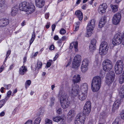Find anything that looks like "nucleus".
I'll return each instance as SVG.
<instances>
[{
  "instance_id": "dca6fc26",
  "label": "nucleus",
  "mask_w": 124,
  "mask_h": 124,
  "mask_svg": "<svg viewBox=\"0 0 124 124\" xmlns=\"http://www.w3.org/2000/svg\"><path fill=\"white\" fill-rule=\"evenodd\" d=\"M80 89L82 92L85 93L87 92L88 90V86L87 84L86 83H83L80 86Z\"/></svg>"
},
{
  "instance_id": "c03bdc74",
  "label": "nucleus",
  "mask_w": 124,
  "mask_h": 124,
  "mask_svg": "<svg viewBox=\"0 0 124 124\" xmlns=\"http://www.w3.org/2000/svg\"><path fill=\"white\" fill-rule=\"evenodd\" d=\"M31 83V81L30 80H27L25 83V88L27 89V85L28 86H29Z\"/></svg>"
},
{
  "instance_id": "1a4fd4ad",
  "label": "nucleus",
  "mask_w": 124,
  "mask_h": 124,
  "mask_svg": "<svg viewBox=\"0 0 124 124\" xmlns=\"http://www.w3.org/2000/svg\"><path fill=\"white\" fill-rule=\"evenodd\" d=\"M81 57L80 55H77L73 60L72 67L73 68H77L80 65L81 61Z\"/></svg>"
},
{
  "instance_id": "a878e982",
  "label": "nucleus",
  "mask_w": 124,
  "mask_h": 124,
  "mask_svg": "<svg viewBox=\"0 0 124 124\" xmlns=\"http://www.w3.org/2000/svg\"><path fill=\"white\" fill-rule=\"evenodd\" d=\"M9 23L8 20L7 19H3L0 21V24L2 26L7 25Z\"/></svg>"
},
{
  "instance_id": "6ab92c4d",
  "label": "nucleus",
  "mask_w": 124,
  "mask_h": 124,
  "mask_svg": "<svg viewBox=\"0 0 124 124\" xmlns=\"http://www.w3.org/2000/svg\"><path fill=\"white\" fill-rule=\"evenodd\" d=\"M124 65V63L122 60H118L116 62L115 68L118 67L123 68Z\"/></svg>"
},
{
  "instance_id": "864d4df0",
  "label": "nucleus",
  "mask_w": 124,
  "mask_h": 124,
  "mask_svg": "<svg viewBox=\"0 0 124 124\" xmlns=\"http://www.w3.org/2000/svg\"><path fill=\"white\" fill-rule=\"evenodd\" d=\"M35 38V33L34 31L33 33V34L32 36V38L31 39H32V40H34Z\"/></svg>"
},
{
  "instance_id": "bf43d9fd",
  "label": "nucleus",
  "mask_w": 124,
  "mask_h": 124,
  "mask_svg": "<svg viewBox=\"0 0 124 124\" xmlns=\"http://www.w3.org/2000/svg\"><path fill=\"white\" fill-rule=\"evenodd\" d=\"M45 17L46 19H47L49 17V13H46L45 15Z\"/></svg>"
},
{
  "instance_id": "ddd939ff",
  "label": "nucleus",
  "mask_w": 124,
  "mask_h": 124,
  "mask_svg": "<svg viewBox=\"0 0 124 124\" xmlns=\"http://www.w3.org/2000/svg\"><path fill=\"white\" fill-rule=\"evenodd\" d=\"M122 100L121 99H118L114 102L112 109L113 112H114L116 109H117L119 108Z\"/></svg>"
},
{
  "instance_id": "2f4dec72",
  "label": "nucleus",
  "mask_w": 124,
  "mask_h": 124,
  "mask_svg": "<svg viewBox=\"0 0 124 124\" xmlns=\"http://www.w3.org/2000/svg\"><path fill=\"white\" fill-rule=\"evenodd\" d=\"M115 69L116 73L117 75H119L121 74L123 69V68L118 67L115 68Z\"/></svg>"
},
{
  "instance_id": "f257e3e1",
  "label": "nucleus",
  "mask_w": 124,
  "mask_h": 124,
  "mask_svg": "<svg viewBox=\"0 0 124 124\" xmlns=\"http://www.w3.org/2000/svg\"><path fill=\"white\" fill-rule=\"evenodd\" d=\"M66 93L64 91H60L58 94L62 107L64 109L67 108L69 106L70 101L66 98Z\"/></svg>"
},
{
  "instance_id": "79ce46f5",
  "label": "nucleus",
  "mask_w": 124,
  "mask_h": 124,
  "mask_svg": "<svg viewBox=\"0 0 124 124\" xmlns=\"http://www.w3.org/2000/svg\"><path fill=\"white\" fill-rule=\"evenodd\" d=\"M100 115L102 116L101 117L103 118H106L107 116V113L105 112H104L101 113Z\"/></svg>"
},
{
  "instance_id": "774afa93",
  "label": "nucleus",
  "mask_w": 124,
  "mask_h": 124,
  "mask_svg": "<svg viewBox=\"0 0 124 124\" xmlns=\"http://www.w3.org/2000/svg\"><path fill=\"white\" fill-rule=\"evenodd\" d=\"M66 39V37L65 36H63L61 38L62 40H63V41L65 40Z\"/></svg>"
},
{
  "instance_id": "4c0bfd02",
  "label": "nucleus",
  "mask_w": 124,
  "mask_h": 124,
  "mask_svg": "<svg viewBox=\"0 0 124 124\" xmlns=\"http://www.w3.org/2000/svg\"><path fill=\"white\" fill-rule=\"evenodd\" d=\"M41 120L40 117L37 118L34 122V124H39Z\"/></svg>"
},
{
  "instance_id": "a18cd8bd",
  "label": "nucleus",
  "mask_w": 124,
  "mask_h": 124,
  "mask_svg": "<svg viewBox=\"0 0 124 124\" xmlns=\"http://www.w3.org/2000/svg\"><path fill=\"white\" fill-rule=\"evenodd\" d=\"M49 62H47L46 66L47 68L49 67L51 65V63L52 62V61L51 60H49Z\"/></svg>"
},
{
  "instance_id": "69168bd1",
  "label": "nucleus",
  "mask_w": 124,
  "mask_h": 124,
  "mask_svg": "<svg viewBox=\"0 0 124 124\" xmlns=\"http://www.w3.org/2000/svg\"><path fill=\"white\" fill-rule=\"evenodd\" d=\"M59 37L57 35L55 36L54 37V39L55 40H58Z\"/></svg>"
},
{
  "instance_id": "7ed1b4c3",
  "label": "nucleus",
  "mask_w": 124,
  "mask_h": 124,
  "mask_svg": "<svg viewBox=\"0 0 124 124\" xmlns=\"http://www.w3.org/2000/svg\"><path fill=\"white\" fill-rule=\"evenodd\" d=\"M19 9L21 11L28 12L29 14H31L34 11L35 7L33 5L29 4L26 2H23L20 4Z\"/></svg>"
},
{
  "instance_id": "9b49d317",
  "label": "nucleus",
  "mask_w": 124,
  "mask_h": 124,
  "mask_svg": "<svg viewBox=\"0 0 124 124\" xmlns=\"http://www.w3.org/2000/svg\"><path fill=\"white\" fill-rule=\"evenodd\" d=\"M79 87L77 85H75L73 86L71 89V93L73 96L77 95L79 91Z\"/></svg>"
},
{
  "instance_id": "c85d7f7f",
  "label": "nucleus",
  "mask_w": 124,
  "mask_h": 124,
  "mask_svg": "<svg viewBox=\"0 0 124 124\" xmlns=\"http://www.w3.org/2000/svg\"><path fill=\"white\" fill-rule=\"evenodd\" d=\"M91 109L89 108H84L82 113L83 115L85 116V115H88L91 111Z\"/></svg>"
},
{
  "instance_id": "bb28decb",
  "label": "nucleus",
  "mask_w": 124,
  "mask_h": 124,
  "mask_svg": "<svg viewBox=\"0 0 124 124\" xmlns=\"http://www.w3.org/2000/svg\"><path fill=\"white\" fill-rule=\"evenodd\" d=\"M73 46L75 48V50L77 51L78 48V42H73L70 44V49H72Z\"/></svg>"
},
{
  "instance_id": "338daca9",
  "label": "nucleus",
  "mask_w": 124,
  "mask_h": 124,
  "mask_svg": "<svg viewBox=\"0 0 124 124\" xmlns=\"http://www.w3.org/2000/svg\"><path fill=\"white\" fill-rule=\"evenodd\" d=\"M5 115V113L3 111H2L0 114V116H4Z\"/></svg>"
},
{
  "instance_id": "cd10ccee",
  "label": "nucleus",
  "mask_w": 124,
  "mask_h": 124,
  "mask_svg": "<svg viewBox=\"0 0 124 124\" xmlns=\"http://www.w3.org/2000/svg\"><path fill=\"white\" fill-rule=\"evenodd\" d=\"M37 67L33 69V66H31V70L34 71H35L36 70L37 68H38V69L41 68L42 66V63L41 62L38 61L37 62Z\"/></svg>"
},
{
  "instance_id": "4be33fe9",
  "label": "nucleus",
  "mask_w": 124,
  "mask_h": 124,
  "mask_svg": "<svg viewBox=\"0 0 124 124\" xmlns=\"http://www.w3.org/2000/svg\"><path fill=\"white\" fill-rule=\"evenodd\" d=\"M27 71V69L25 66H23L20 68L19 74L21 75H24Z\"/></svg>"
},
{
  "instance_id": "c756f323",
  "label": "nucleus",
  "mask_w": 124,
  "mask_h": 124,
  "mask_svg": "<svg viewBox=\"0 0 124 124\" xmlns=\"http://www.w3.org/2000/svg\"><path fill=\"white\" fill-rule=\"evenodd\" d=\"M18 11V8L16 7H13L12 8L11 12V15L13 16H15L17 13Z\"/></svg>"
},
{
  "instance_id": "0e129e2a",
  "label": "nucleus",
  "mask_w": 124,
  "mask_h": 124,
  "mask_svg": "<svg viewBox=\"0 0 124 124\" xmlns=\"http://www.w3.org/2000/svg\"><path fill=\"white\" fill-rule=\"evenodd\" d=\"M48 96V94L47 93H45L44 95L43 96V97L46 99L47 98V97Z\"/></svg>"
},
{
  "instance_id": "2eb2a0df",
  "label": "nucleus",
  "mask_w": 124,
  "mask_h": 124,
  "mask_svg": "<svg viewBox=\"0 0 124 124\" xmlns=\"http://www.w3.org/2000/svg\"><path fill=\"white\" fill-rule=\"evenodd\" d=\"M96 40L94 39H93L91 42V44L89 46V49L90 51H92L95 49L96 48Z\"/></svg>"
},
{
  "instance_id": "6e6d98bb",
  "label": "nucleus",
  "mask_w": 124,
  "mask_h": 124,
  "mask_svg": "<svg viewBox=\"0 0 124 124\" xmlns=\"http://www.w3.org/2000/svg\"><path fill=\"white\" fill-rule=\"evenodd\" d=\"M32 122L31 120H29L27 121L25 124H32Z\"/></svg>"
},
{
  "instance_id": "5701e85b",
  "label": "nucleus",
  "mask_w": 124,
  "mask_h": 124,
  "mask_svg": "<svg viewBox=\"0 0 124 124\" xmlns=\"http://www.w3.org/2000/svg\"><path fill=\"white\" fill-rule=\"evenodd\" d=\"M75 15L77 16L79 20L81 21L82 20L83 14L79 10L75 12Z\"/></svg>"
},
{
  "instance_id": "a211bd4d",
  "label": "nucleus",
  "mask_w": 124,
  "mask_h": 124,
  "mask_svg": "<svg viewBox=\"0 0 124 124\" xmlns=\"http://www.w3.org/2000/svg\"><path fill=\"white\" fill-rule=\"evenodd\" d=\"M106 23V18L105 17H102L99 23L98 27L99 28H102Z\"/></svg>"
},
{
  "instance_id": "680f3d73",
  "label": "nucleus",
  "mask_w": 124,
  "mask_h": 124,
  "mask_svg": "<svg viewBox=\"0 0 124 124\" xmlns=\"http://www.w3.org/2000/svg\"><path fill=\"white\" fill-rule=\"evenodd\" d=\"M12 92L11 91H9L7 93V96L9 97L10 96V95L11 94Z\"/></svg>"
},
{
  "instance_id": "aec40b11",
  "label": "nucleus",
  "mask_w": 124,
  "mask_h": 124,
  "mask_svg": "<svg viewBox=\"0 0 124 124\" xmlns=\"http://www.w3.org/2000/svg\"><path fill=\"white\" fill-rule=\"evenodd\" d=\"M81 80V78L79 75H75L73 77L72 81L74 83H77L80 82Z\"/></svg>"
},
{
  "instance_id": "603ef678",
  "label": "nucleus",
  "mask_w": 124,
  "mask_h": 124,
  "mask_svg": "<svg viewBox=\"0 0 124 124\" xmlns=\"http://www.w3.org/2000/svg\"><path fill=\"white\" fill-rule=\"evenodd\" d=\"M121 116L122 118L124 120V109L121 112Z\"/></svg>"
},
{
  "instance_id": "72a5a7b5",
  "label": "nucleus",
  "mask_w": 124,
  "mask_h": 124,
  "mask_svg": "<svg viewBox=\"0 0 124 124\" xmlns=\"http://www.w3.org/2000/svg\"><path fill=\"white\" fill-rule=\"evenodd\" d=\"M89 63V61L88 59H85L82 62L81 66H85L87 67L88 65V63Z\"/></svg>"
},
{
  "instance_id": "f03ea898",
  "label": "nucleus",
  "mask_w": 124,
  "mask_h": 124,
  "mask_svg": "<svg viewBox=\"0 0 124 124\" xmlns=\"http://www.w3.org/2000/svg\"><path fill=\"white\" fill-rule=\"evenodd\" d=\"M101 84V79L99 76H95L93 78L91 83L92 91L96 92L100 88Z\"/></svg>"
},
{
  "instance_id": "0eeeda50",
  "label": "nucleus",
  "mask_w": 124,
  "mask_h": 124,
  "mask_svg": "<svg viewBox=\"0 0 124 124\" xmlns=\"http://www.w3.org/2000/svg\"><path fill=\"white\" fill-rule=\"evenodd\" d=\"M102 65L103 70L106 71H109L112 67L111 62L108 59L102 62Z\"/></svg>"
},
{
  "instance_id": "4468645a",
  "label": "nucleus",
  "mask_w": 124,
  "mask_h": 124,
  "mask_svg": "<svg viewBox=\"0 0 124 124\" xmlns=\"http://www.w3.org/2000/svg\"><path fill=\"white\" fill-rule=\"evenodd\" d=\"M87 93L86 92H80L79 93L78 97L79 99L81 101L85 100L86 99Z\"/></svg>"
},
{
  "instance_id": "4d7b16f0",
  "label": "nucleus",
  "mask_w": 124,
  "mask_h": 124,
  "mask_svg": "<svg viewBox=\"0 0 124 124\" xmlns=\"http://www.w3.org/2000/svg\"><path fill=\"white\" fill-rule=\"evenodd\" d=\"M56 27L55 25L54 24H53L52 25V31H54Z\"/></svg>"
},
{
  "instance_id": "f3484780",
  "label": "nucleus",
  "mask_w": 124,
  "mask_h": 124,
  "mask_svg": "<svg viewBox=\"0 0 124 124\" xmlns=\"http://www.w3.org/2000/svg\"><path fill=\"white\" fill-rule=\"evenodd\" d=\"M35 3L37 7L41 8L44 5L45 1L44 0H35Z\"/></svg>"
},
{
  "instance_id": "49530a36",
  "label": "nucleus",
  "mask_w": 124,
  "mask_h": 124,
  "mask_svg": "<svg viewBox=\"0 0 124 124\" xmlns=\"http://www.w3.org/2000/svg\"><path fill=\"white\" fill-rule=\"evenodd\" d=\"M119 82L121 84L124 82V78L122 77H120L119 79Z\"/></svg>"
},
{
  "instance_id": "e2e57ef3",
  "label": "nucleus",
  "mask_w": 124,
  "mask_h": 124,
  "mask_svg": "<svg viewBox=\"0 0 124 124\" xmlns=\"http://www.w3.org/2000/svg\"><path fill=\"white\" fill-rule=\"evenodd\" d=\"M86 7V5L85 4L82 7V9H85Z\"/></svg>"
},
{
  "instance_id": "7c9ffc66",
  "label": "nucleus",
  "mask_w": 124,
  "mask_h": 124,
  "mask_svg": "<svg viewBox=\"0 0 124 124\" xmlns=\"http://www.w3.org/2000/svg\"><path fill=\"white\" fill-rule=\"evenodd\" d=\"M119 95L121 98H124V85L122 86L120 89Z\"/></svg>"
},
{
  "instance_id": "a19ab883",
  "label": "nucleus",
  "mask_w": 124,
  "mask_h": 124,
  "mask_svg": "<svg viewBox=\"0 0 124 124\" xmlns=\"http://www.w3.org/2000/svg\"><path fill=\"white\" fill-rule=\"evenodd\" d=\"M44 112V110L43 108H40L38 110V114L39 115H42L43 114Z\"/></svg>"
},
{
  "instance_id": "13d9d810",
  "label": "nucleus",
  "mask_w": 124,
  "mask_h": 124,
  "mask_svg": "<svg viewBox=\"0 0 124 124\" xmlns=\"http://www.w3.org/2000/svg\"><path fill=\"white\" fill-rule=\"evenodd\" d=\"M54 45L52 44L51 45L49 48V49L50 50H53L54 49Z\"/></svg>"
},
{
  "instance_id": "de8ad7c7",
  "label": "nucleus",
  "mask_w": 124,
  "mask_h": 124,
  "mask_svg": "<svg viewBox=\"0 0 124 124\" xmlns=\"http://www.w3.org/2000/svg\"><path fill=\"white\" fill-rule=\"evenodd\" d=\"M52 121L51 120L46 119L45 120V124H52Z\"/></svg>"
},
{
  "instance_id": "423d86ee",
  "label": "nucleus",
  "mask_w": 124,
  "mask_h": 124,
  "mask_svg": "<svg viewBox=\"0 0 124 124\" xmlns=\"http://www.w3.org/2000/svg\"><path fill=\"white\" fill-rule=\"evenodd\" d=\"M108 46L107 43L103 41L101 43L100 46L99 52L100 54H105L108 50Z\"/></svg>"
},
{
  "instance_id": "5fc2aeb1",
  "label": "nucleus",
  "mask_w": 124,
  "mask_h": 124,
  "mask_svg": "<svg viewBox=\"0 0 124 124\" xmlns=\"http://www.w3.org/2000/svg\"><path fill=\"white\" fill-rule=\"evenodd\" d=\"M57 113L59 114H60L62 113V109L61 108H59L56 111Z\"/></svg>"
},
{
  "instance_id": "09e8293b",
  "label": "nucleus",
  "mask_w": 124,
  "mask_h": 124,
  "mask_svg": "<svg viewBox=\"0 0 124 124\" xmlns=\"http://www.w3.org/2000/svg\"><path fill=\"white\" fill-rule=\"evenodd\" d=\"M119 119H116L113 122L112 124H120L119 123Z\"/></svg>"
},
{
  "instance_id": "3c124183",
  "label": "nucleus",
  "mask_w": 124,
  "mask_h": 124,
  "mask_svg": "<svg viewBox=\"0 0 124 124\" xmlns=\"http://www.w3.org/2000/svg\"><path fill=\"white\" fill-rule=\"evenodd\" d=\"M5 3V0H0V7H2Z\"/></svg>"
},
{
  "instance_id": "412c9836",
  "label": "nucleus",
  "mask_w": 124,
  "mask_h": 124,
  "mask_svg": "<svg viewBox=\"0 0 124 124\" xmlns=\"http://www.w3.org/2000/svg\"><path fill=\"white\" fill-rule=\"evenodd\" d=\"M76 114V112L73 109L70 110L68 113L67 116L69 119L71 118L74 117Z\"/></svg>"
},
{
  "instance_id": "58836bf2",
  "label": "nucleus",
  "mask_w": 124,
  "mask_h": 124,
  "mask_svg": "<svg viewBox=\"0 0 124 124\" xmlns=\"http://www.w3.org/2000/svg\"><path fill=\"white\" fill-rule=\"evenodd\" d=\"M7 100V99L5 98L0 100V105L3 106L6 102Z\"/></svg>"
},
{
  "instance_id": "8fccbe9b",
  "label": "nucleus",
  "mask_w": 124,
  "mask_h": 124,
  "mask_svg": "<svg viewBox=\"0 0 124 124\" xmlns=\"http://www.w3.org/2000/svg\"><path fill=\"white\" fill-rule=\"evenodd\" d=\"M66 32V31L63 28L61 29L60 31V33L61 34H64Z\"/></svg>"
},
{
  "instance_id": "052dcab7",
  "label": "nucleus",
  "mask_w": 124,
  "mask_h": 124,
  "mask_svg": "<svg viewBox=\"0 0 124 124\" xmlns=\"http://www.w3.org/2000/svg\"><path fill=\"white\" fill-rule=\"evenodd\" d=\"M11 50H8L7 53V55L6 56H7V57H8L9 55L10 54V53H11Z\"/></svg>"
},
{
  "instance_id": "c9c22d12",
  "label": "nucleus",
  "mask_w": 124,
  "mask_h": 124,
  "mask_svg": "<svg viewBox=\"0 0 124 124\" xmlns=\"http://www.w3.org/2000/svg\"><path fill=\"white\" fill-rule=\"evenodd\" d=\"M111 7L113 12L115 13L118 10V6L117 5H111Z\"/></svg>"
},
{
  "instance_id": "39448f33",
  "label": "nucleus",
  "mask_w": 124,
  "mask_h": 124,
  "mask_svg": "<svg viewBox=\"0 0 124 124\" xmlns=\"http://www.w3.org/2000/svg\"><path fill=\"white\" fill-rule=\"evenodd\" d=\"M95 20L94 19H92L88 23L86 27L87 37H88L92 34V31L94 29L95 26Z\"/></svg>"
},
{
  "instance_id": "6e6552de",
  "label": "nucleus",
  "mask_w": 124,
  "mask_h": 124,
  "mask_svg": "<svg viewBox=\"0 0 124 124\" xmlns=\"http://www.w3.org/2000/svg\"><path fill=\"white\" fill-rule=\"evenodd\" d=\"M86 117L81 113H79L75 118V124H84Z\"/></svg>"
},
{
  "instance_id": "473e14b6",
  "label": "nucleus",
  "mask_w": 124,
  "mask_h": 124,
  "mask_svg": "<svg viewBox=\"0 0 124 124\" xmlns=\"http://www.w3.org/2000/svg\"><path fill=\"white\" fill-rule=\"evenodd\" d=\"M109 78V77L108 78L106 77V84L108 86H110L114 80L113 79H111V78Z\"/></svg>"
},
{
  "instance_id": "f8f14e48",
  "label": "nucleus",
  "mask_w": 124,
  "mask_h": 124,
  "mask_svg": "<svg viewBox=\"0 0 124 124\" xmlns=\"http://www.w3.org/2000/svg\"><path fill=\"white\" fill-rule=\"evenodd\" d=\"M107 5L106 4H103L100 5L98 9V11L100 13L103 14L106 12V10L107 8Z\"/></svg>"
},
{
  "instance_id": "393cba45",
  "label": "nucleus",
  "mask_w": 124,
  "mask_h": 124,
  "mask_svg": "<svg viewBox=\"0 0 124 124\" xmlns=\"http://www.w3.org/2000/svg\"><path fill=\"white\" fill-rule=\"evenodd\" d=\"M107 78H111V79H113L114 80L115 77V75L114 71H111L109 72H108L106 75Z\"/></svg>"
},
{
  "instance_id": "e433bc0d",
  "label": "nucleus",
  "mask_w": 124,
  "mask_h": 124,
  "mask_svg": "<svg viewBox=\"0 0 124 124\" xmlns=\"http://www.w3.org/2000/svg\"><path fill=\"white\" fill-rule=\"evenodd\" d=\"M62 119V117L60 116H57L56 117H54L53 118L54 121L58 122L60 121V120Z\"/></svg>"
},
{
  "instance_id": "20e7f679",
  "label": "nucleus",
  "mask_w": 124,
  "mask_h": 124,
  "mask_svg": "<svg viewBox=\"0 0 124 124\" xmlns=\"http://www.w3.org/2000/svg\"><path fill=\"white\" fill-rule=\"evenodd\" d=\"M123 40H124L122 34L121 33H118L115 35L113 39L112 43L114 45H118L121 43L124 45Z\"/></svg>"
},
{
  "instance_id": "9d476101",
  "label": "nucleus",
  "mask_w": 124,
  "mask_h": 124,
  "mask_svg": "<svg viewBox=\"0 0 124 124\" xmlns=\"http://www.w3.org/2000/svg\"><path fill=\"white\" fill-rule=\"evenodd\" d=\"M121 18V15L120 13H118L115 15L112 19L113 24L116 25L117 24L120 22Z\"/></svg>"
},
{
  "instance_id": "b1692460",
  "label": "nucleus",
  "mask_w": 124,
  "mask_h": 124,
  "mask_svg": "<svg viewBox=\"0 0 124 124\" xmlns=\"http://www.w3.org/2000/svg\"><path fill=\"white\" fill-rule=\"evenodd\" d=\"M75 15L77 16L79 20L81 21L82 20L83 14L79 10L75 12Z\"/></svg>"
},
{
  "instance_id": "37998d69",
  "label": "nucleus",
  "mask_w": 124,
  "mask_h": 124,
  "mask_svg": "<svg viewBox=\"0 0 124 124\" xmlns=\"http://www.w3.org/2000/svg\"><path fill=\"white\" fill-rule=\"evenodd\" d=\"M55 101V98L54 97H51L50 99V104L51 106H52L54 105V101Z\"/></svg>"
},
{
  "instance_id": "f704fd0d",
  "label": "nucleus",
  "mask_w": 124,
  "mask_h": 124,
  "mask_svg": "<svg viewBox=\"0 0 124 124\" xmlns=\"http://www.w3.org/2000/svg\"><path fill=\"white\" fill-rule=\"evenodd\" d=\"M91 103L89 101H87L85 103L84 106V108H91Z\"/></svg>"
},
{
  "instance_id": "ea45409f",
  "label": "nucleus",
  "mask_w": 124,
  "mask_h": 124,
  "mask_svg": "<svg viewBox=\"0 0 124 124\" xmlns=\"http://www.w3.org/2000/svg\"><path fill=\"white\" fill-rule=\"evenodd\" d=\"M81 70L83 72H85L87 70L88 68L87 66H81Z\"/></svg>"
}]
</instances>
